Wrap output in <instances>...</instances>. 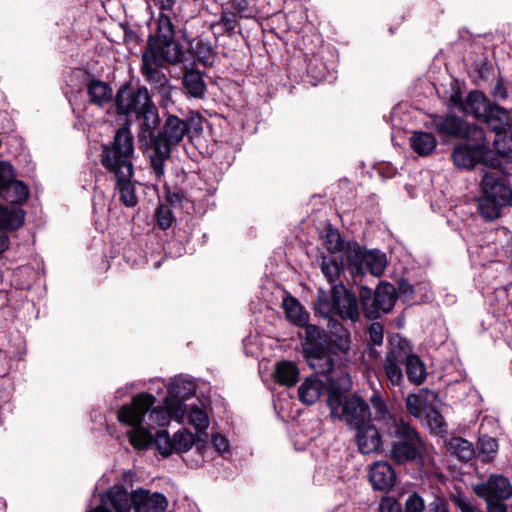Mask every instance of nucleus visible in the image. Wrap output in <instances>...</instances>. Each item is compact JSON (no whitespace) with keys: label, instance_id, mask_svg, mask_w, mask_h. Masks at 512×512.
<instances>
[{"label":"nucleus","instance_id":"f257e3e1","mask_svg":"<svg viewBox=\"0 0 512 512\" xmlns=\"http://www.w3.org/2000/svg\"><path fill=\"white\" fill-rule=\"evenodd\" d=\"M155 401L152 394L140 393L133 397L130 405H123L118 411V420L130 427L127 431L129 442L137 450H146L152 445L153 433L151 430L155 427H166L172 419L179 424H184V404L181 401L164 398L162 406L159 405L151 409L146 427L144 425L145 415Z\"/></svg>","mask_w":512,"mask_h":512},{"label":"nucleus","instance_id":"f03ea898","mask_svg":"<svg viewBox=\"0 0 512 512\" xmlns=\"http://www.w3.org/2000/svg\"><path fill=\"white\" fill-rule=\"evenodd\" d=\"M134 154L133 137L129 128H120L111 146H105L102 152V165L116 178L120 201L127 207L137 204L133 175L132 158Z\"/></svg>","mask_w":512,"mask_h":512},{"label":"nucleus","instance_id":"7ed1b4c3","mask_svg":"<svg viewBox=\"0 0 512 512\" xmlns=\"http://www.w3.org/2000/svg\"><path fill=\"white\" fill-rule=\"evenodd\" d=\"M190 131L189 122L174 114H166L164 121L152 141L149 155L152 171L157 181L164 176L165 162L170 158L172 149L178 146Z\"/></svg>","mask_w":512,"mask_h":512},{"label":"nucleus","instance_id":"20e7f679","mask_svg":"<svg viewBox=\"0 0 512 512\" xmlns=\"http://www.w3.org/2000/svg\"><path fill=\"white\" fill-rule=\"evenodd\" d=\"M103 502L110 504L115 512H130L132 507L136 512H164L168 505L163 494H151L143 489L129 494L119 485H114L103 493Z\"/></svg>","mask_w":512,"mask_h":512},{"label":"nucleus","instance_id":"39448f33","mask_svg":"<svg viewBox=\"0 0 512 512\" xmlns=\"http://www.w3.org/2000/svg\"><path fill=\"white\" fill-rule=\"evenodd\" d=\"M467 143L457 145L452 153L454 164L459 168L471 169L483 162L492 167L491 162L499 160V153L492 155L486 145V136L482 128L474 127L466 132Z\"/></svg>","mask_w":512,"mask_h":512},{"label":"nucleus","instance_id":"423d86ee","mask_svg":"<svg viewBox=\"0 0 512 512\" xmlns=\"http://www.w3.org/2000/svg\"><path fill=\"white\" fill-rule=\"evenodd\" d=\"M315 310L329 320L333 316H339L344 321L349 320L355 323L360 317L359 304L355 294L347 291L342 284L334 285L330 296L321 292Z\"/></svg>","mask_w":512,"mask_h":512},{"label":"nucleus","instance_id":"0eeeda50","mask_svg":"<svg viewBox=\"0 0 512 512\" xmlns=\"http://www.w3.org/2000/svg\"><path fill=\"white\" fill-rule=\"evenodd\" d=\"M348 390L330 391L327 399L331 414L353 429L370 422L371 412L368 404L361 398L347 397Z\"/></svg>","mask_w":512,"mask_h":512},{"label":"nucleus","instance_id":"6e6552de","mask_svg":"<svg viewBox=\"0 0 512 512\" xmlns=\"http://www.w3.org/2000/svg\"><path fill=\"white\" fill-rule=\"evenodd\" d=\"M175 26L171 18L166 14L160 13L157 19L156 33L149 39L148 50L164 53L168 63L191 64L192 56L189 53H183L179 43L174 40Z\"/></svg>","mask_w":512,"mask_h":512},{"label":"nucleus","instance_id":"1a4fd4ad","mask_svg":"<svg viewBox=\"0 0 512 512\" xmlns=\"http://www.w3.org/2000/svg\"><path fill=\"white\" fill-rule=\"evenodd\" d=\"M308 365L316 373L326 375L330 391L349 390L352 382L349 373L341 367L334 368L330 355L319 350H307Z\"/></svg>","mask_w":512,"mask_h":512},{"label":"nucleus","instance_id":"9d476101","mask_svg":"<svg viewBox=\"0 0 512 512\" xmlns=\"http://www.w3.org/2000/svg\"><path fill=\"white\" fill-rule=\"evenodd\" d=\"M394 423V433L399 438L394 442L391 448L390 457L396 464H404L412 461L419 456V450L422 446L418 433L409 424L402 420Z\"/></svg>","mask_w":512,"mask_h":512},{"label":"nucleus","instance_id":"9b49d317","mask_svg":"<svg viewBox=\"0 0 512 512\" xmlns=\"http://www.w3.org/2000/svg\"><path fill=\"white\" fill-rule=\"evenodd\" d=\"M363 308L369 318H377L380 313H388L394 307L397 299L396 290L389 283H381L375 292L362 287L360 292Z\"/></svg>","mask_w":512,"mask_h":512},{"label":"nucleus","instance_id":"f8f14e48","mask_svg":"<svg viewBox=\"0 0 512 512\" xmlns=\"http://www.w3.org/2000/svg\"><path fill=\"white\" fill-rule=\"evenodd\" d=\"M345 256L347 263L354 266L357 271L362 270L364 265L366 270L376 277H380L387 266L385 253L379 250L363 252L356 243L347 244Z\"/></svg>","mask_w":512,"mask_h":512},{"label":"nucleus","instance_id":"ddd939ff","mask_svg":"<svg viewBox=\"0 0 512 512\" xmlns=\"http://www.w3.org/2000/svg\"><path fill=\"white\" fill-rule=\"evenodd\" d=\"M151 102L152 98L146 87H134L129 84L122 86L115 97L117 112L127 118L135 117Z\"/></svg>","mask_w":512,"mask_h":512},{"label":"nucleus","instance_id":"4468645a","mask_svg":"<svg viewBox=\"0 0 512 512\" xmlns=\"http://www.w3.org/2000/svg\"><path fill=\"white\" fill-rule=\"evenodd\" d=\"M408 341L400 336L390 340V349L384 361V371L390 386L400 387L404 381L401 366L407 358Z\"/></svg>","mask_w":512,"mask_h":512},{"label":"nucleus","instance_id":"2eb2a0df","mask_svg":"<svg viewBox=\"0 0 512 512\" xmlns=\"http://www.w3.org/2000/svg\"><path fill=\"white\" fill-rule=\"evenodd\" d=\"M13 166L7 161H0V196L13 204H23L29 197L27 185L15 179Z\"/></svg>","mask_w":512,"mask_h":512},{"label":"nucleus","instance_id":"dca6fc26","mask_svg":"<svg viewBox=\"0 0 512 512\" xmlns=\"http://www.w3.org/2000/svg\"><path fill=\"white\" fill-rule=\"evenodd\" d=\"M505 176L497 172H486L482 177L480 187L483 196L508 206L512 205V188Z\"/></svg>","mask_w":512,"mask_h":512},{"label":"nucleus","instance_id":"f3484780","mask_svg":"<svg viewBox=\"0 0 512 512\" xmlns=\"http://www.w3.org/2000/svg\"><path fill=\"white\" fill-rule=\"evenodd\" d=\"M449 105L452 108H457L466 116H473L481 120L491 103L481 91L474 90L467 94L465 99L459 92L453 93L449 98Z\"/></svg>","mask_w":512,"mask_h":512},{"label":"nucleus","instance_id":"a211bd4d","mask_svg":"<svg viewBox=\"0 0 512 512\" xmlns=\"http://www.w3.org/2000/svg\"><path fill=\"white\" fill-rule=\"evenodd\" d=\"M481 120L485 122L492 131L495 132L493 143L496 152L499 153V156L501 153H507L508 148H502L501 144L502 142H505L504 133L511 123L510 113L498 105L491 104Z\"/></svg>","mask_w":512,"mask_h":512},{"label":"nucleus","instance_id":"6ab92c4d","mask_svg":"<svg viewBox=\"0 0 512 512\" xmlns=\"http://www.w3.org/2000/svg\"><path fill=\"white\" fill-rule=\"evenodd\" d=\"M473 490L484 500H508L512 497V484L501 474H491L486 481L474 485Z\"/></svg>","mask_w":512,"mask_h":512},{"label":"nucleus","instance_id":"aec40b11","mask_svg":"<svg viewBox=\"0 0 512 512\" xmlns=\"http://www.w3.org/2000/svg\"><path fill=\"white\" fill-rule=\"evenodd\" d=\"M135 118L138 120L139 131L138 140L139 142L150 145L152 148V141L156 136L155 130L159 126L161 120L158 112V108L153 101L147 105L141 112H139Z\"/></svg>","mask_w":512,"mask_h":512},{"label":"nucleus","instance_id":"412c9836","mask_svg":"<svg viewBox=\"0 0 512 512\" xmlns=\"http://www.w3.org/2000/svg\"><path fill=\"white\" fill-rule=\"evenodd\" d=\"M168 63L164 53L154 50H146L142 56V74L150 83L163 85L167 82L165 74L161 67Z\"/></svg>","mask_w":512,"mask_h":512},{"label":"nucleus","instance_id":"4be33fe9","mask_svg":"<svg viewBox=\"0 0 512 512\" xmlns=\"http://www.w3.org/2000/svg\"><path fill=\"white\" fill-rule=\"evenodd\" d=\"M433 125L440 136L462 137L466 138V132L469 129L478 127L475 124H469L462 118L457 117L453 113L444 116L437 115L433 117Z\"/></svg>","mask_w":512,"mask_h":512},{"label":"nucleus","instance_id":"5701e85b","mask_svg":"<svg viewBox=\"0 0 512 512\" xmlns=\"http://www.w3.org/2000/svg\"><path fill=\"white\" fill-rule=\"evenodd\" d=\"M439 402L435 392L421 389L418 393L409 394L406 398L407 411L417 418H423L434 404Z\"/></svg>","mask_w":512,"mask_h":512},{"label":"nucleus","instance_id":"b1692460","mask_svg":"<svg viewBox=\"0 0 512 512\" xmlns=\"http://www.w3.org/2000/svg\"><path fill=\"white\" fill-rule=\"evenodd\" d=\"M369 480L375 490L388 491L396 483V473L387 462L378 461L370 467Z\"/></svg>","mask_w":512,"mask_h":512},{"label":"nucleus","instance_id":"393cba45","mask_svg":"<svg viewBox=\"0 0 512 512\" xmlns=\"http://www.w3.org/2000/svg\"><path fill=\"white\" fill-rule=\"evenodd\" d=\"M356 439L359 451L362 454H370L377 451L381 444V436L377 428L367 422L356 428Z\"/></svg>","mask_w":512,"mask_h":512},{"label":"nucleus","instance_id":"a878e982","mask_svg":"<svg viewBox=\"0 0 512 512\" xmlns=\"http://www.w3.org/2000/svg\"><path fill=\"white\" fill-rule=\"evenodd\" d=\"M162 384L164 385V382H162ZM165 386L167 388L165 398L171 401H181L183 404H185L184 401L186 399L195 393L194 382L183 376L170 379Z\"/></svg>","mask_w":512,"mask_h":512},{"label":"nucleus","instance_id":"bb28decb","mask_svg":"<svg viewBox=\"0 0 512 512\" xmlns=\"http://www.w3.org/2000/svg\"><path fill=\"white\" fill-rule=\"evenodd\" d=\"M189 48L187 51H183V53H189L192 56V63L183 65L185 69L188 67H192L195 63V59H197L200 63L205 66H210L213 63L214 55L213 49L209 43V41L203 38H195L189 41Z\"/></svg>","mask_w":512,"mask_h":512},{"label":"nucleus","instance_id":"cd10ccee","mask_svg":"<svg viewBox=\"0 0 512 512\" xmlns=\"http://www.w3.org/2000/svg\"><path fill=\"white\" fill-rule=\"evenodd\" d=\"M184 424L191 425L197 433H203L209 427V416L202 403L184 404Z\"/></svg>","mask_w":512,"mask_h":512},{"label":"nucleus","instance_id":"c85d7f7f","mask_svg":"<svg viewBox=\"0 0 512 512\" xmlns=\"http://www.w3.org/2000/svg\"><path fill=\"white\" fill-rule=\"evenodd\" d=\"M325 386L317 377H307L298 388L299 400L306 404L312 405L317 402L323 394Z\"/></svg>","mask_w":512,"mask_h":512},{"label":"nucleus","instance_id":"c756f323","mask_svg":"<svg viewBox=\"0 0 512 512\" xmlns=\"http://www.w3.org/2000/svg\"><path fill=\"white\" fill-rule=\"evenodd\" d=\"M24 219L23 209L0 204V230L16 231L22 227Z\"/></svg>","mask_w":512,"mask_h":512},{"label":"nucleus","instance_id":"7c9ffc66","mask_svg":"<svg viewBox=\"0 0 512 512\" xmlns=\"http://www.w3.org/2000/svg\"><path fill=\"white\" fill-rule=\"evenodd\" d=\"M273 375L277 383L291 387L297 383L300 371L294 362L284 360L276 364Z\"/></svg>","mask_w":512,"mask_h":512},{"label":"nucleus","instance_id":"2f4dec72","mask_svg":"<svg viewBox=\"0 0 512 512\" xmlns=\"http://www.w3.org/2000/svg\"><path fill=\"white\" fill-rule=\"evenodd\" d=\"M410 147L420 156L430 155L437 146V140L432 133L415 131L409 139Z\"/></svg>","mask_w":512,"mask_h":512},{"label":"nucleus","instance_id":"473e14b6","mask_svg":"<svg viewBox=\"0 0 512 512\" xmlns=\"http://www.w3.org/2000/svg\"><path fill=\"white\" fill-rule=\"evenodd\" d=\"M90 103L103 106L113 98V92L108 83L100 80H91L87 85Z\"/></svg>","mask_w":512,"mask_h":512},{"label":"nucleus","instance_id":"72a5a7b5","mask_svg":"<svg viewBox=\"0 0 512 512\" xmlns=\"http://www.w3.org/2000/svg\"><path fill=\"white\" fill-rule=\"evenodd\" d=\"M183 87L185 92L194 98H202L206 91V85L199 71L189 67L183 76Z\"/></svg>","mask_w":512,"mask_h":512},{"label":"nucleus","instance_id":"f704fd0d","mask_svg":"<svg viewBox=\"0 0 512 512\" xmlns=\"http://www.w3.org/2000/svg\"><path fill=\"white\" fill-rule=\"evenodd\" d=\"M406 365V374L414 384H422L426 378V369L422 360L411 353V347L408 345L407 358L404 361Z\"/></svg>","mask_w":512,"mask_h":512},{"label":"nucleus","instance_id":"c9c22d12","mask_svg":"<svg viewBox=\"0 0 512 512\" xmlns=\"http://www.w3.org/2000/svg\"><path fill=\"white\" fill-rule=\"evenodd\" d=\"M283 308L287 318L298 326L307 324L309 315L303 309L302 305L294 297H287L283 300Z\"/></svg>","mask_w":512,"mask_h":512},{"label":"nucleus","instance_id":"e433bc0d","mask_svg":"<svg viewBox=\"0 0 512 512\" xmlns=\"http://www.w3.org/2000/svg\"><path fill=\"white\" fill-rule=\"evenodd\" d=\"M448 449L461 461L467 462L475 456L473 444L461 437H454L449 441Z\"/></svg>","mask_w":512,"mask_h":512},{"label":"nucleus","instance_id":"4c0bfd02","mask_svg":"<svg viewBox=\"0 0 512 512\" xmlns=\"http://www.w3.org/2000/svg\"><path fill=\"white\" fill-rule=\"evenodd\" d=\"M331 322L330 341L340 350L347 351L350 345V333L345 329L342 324L335 320H329Z\"/></svg>","mask_w":512,"mask_h":512},{"label":"nucleus","instance_id":"58836bf2","mask_svg":"<svg viewBox=\"0 0 512 512\" xmlns=\"http://www.w3.org/2000/svg\"><path fill=\"white\" fill-rule=\"evenodd\" d=\"M503 207H505V205L496 203L483 195L478 199L479 213L486 221H493L499 218Z\"/></svg>","mask_w":512,"mask_h":512},{"label":"nucleus","instance_id":"ea45409f","mask_svg":"<svg viewBox=\"0 0 512 512\" xmlns=\"http://www.w3.org/2000/svg\"><path fill=\"white\" fill-rule=\"evenodd\" d=\"M321 270L328 282L332 285H338L341 274V266L335 258L324 256L321 262Z\"/></svg>","mask_w":512,"mask_h":512},{"label":"nucleus","instance_id":"a19ab883","mask_svg":"<svg viewBox=\"0 0 512 512\" xmlns=\"http://www.w3.org/2000/svg\"><path fill=\"white\" fill-rule=\"evenodd\" d=\"M173 443L175 452H186L193 446L194 436L187 429H182L174 434Z\"/></svg>","mask_w":512,"mask_h":512},{"label":"nucleus","instance_id":"79ce46f5","mask_svg":"<svg viewBox=\"0 0 512 512\" xmlns=\"http://www.w3.org/2000/svg\"><path fill=\"white\" fill-rule=\"evenodd\" d=\"M153 442L157 445L160 454L164 457L171 455L174 451L173 438H170L166 430L158 431L153 437Z\"/></svg>","mask_w":512,"mask_h":512},{"label":"nucleus","instance_id":"37998d69","mask_svg":"<svg viewBox=\"0 0 512 512\" xmlns=\"http://www.w3.org/2000/svg\"><path fill=\"white\" fill-rule=\"evenodd\" d=\"M479 450L483 456V461L489 462L494 459L497 453L498 442L492 437L483 436L479 439Z\"/></svg>","mask_w":512,"mask_h":512},{"label":"nucleus","instance_id":"c03bdc74","mask_svg":"<svg viewBox=\"0 0 512 512\" xmlns=\"http://www.w3.org/2000/svg\"><path fill=\"white\" fill-rule=\"evenodd\" d=\"M370 402H371L372 408L374 410V419L375 420L386 421L388 419H391L388 414L387 405H386L384 399L378 393H374L371 396Z\"/></svg>","mask_w":512,"mask_h":512},{"label":"nucleus","instance_id":"a18cd8bd","mask_svg":"<svg viewBox=\"0 0 512 512\" xmlns=\"http://www.w3.org/2000/svg\"><path fill=\"white\" fill-rule=\"evenodd\" d=\"M326 246L331 252H337L344 250L346 252L347 245H345L338 231L329 229L326 233ZM346 258V256L344 255Z\"/></svg>","mask_w":512,"mask_h":512},{"label":"nucleus","instance_id":"49530a36","mask_svg":"<svg viewBox=\"0 0 512 512\" xmlns=\"http://www.w3.org/2000/svg\"><path fill=\"white\" fill-rule=\"evenodd\" d=\"M492 167L499 169L504 175H512V149L508 147L507 153H501L499 160L491 162Z\"/></svg>","mask_w":512,"mask_h":512},{"label":"nucleus","instance_id":"de8ad7c7","mask_svg":"<svg viewBox=\"0 0 512 512\" xmlns=\"http://www.w3.org/2000/svg\"><path fill=\"white\" fill-rule=\"evenodd\" d=\"M438 405L439 402L434 404L431 409H429L428 412L423 416V418L427 419V423L432 429L441 432L444 426V419L438 411Z\"/></svg>","mask_w":512,"mask_h":512},{"label":"nucleus","instance_id":"09e8293b","mask_svg":"<svg viewBox=\"0 0 512 512\" xmlns=\"http://www.w3.org/2000/svg\"><path fill=\"white\" fill-rule=\"evenodd\" d=\"M156 221L163 230L169 228L173 222L172 211L168 206L160 205L155 213Z\"/></svg>","mask_w":512,"mask_h":512},{"label":"nucleus","instance_id":"8fccbe9b","mask_svg":"<svg viewBox=\"0 0 512 512\" xmlns=\"http://www.w3.org/2000/svg\"><path fill=\"white\" fill-rule=\"evenodd\" d=\"M424 509L425 502L418 493L414 492L407 497L404 512H423Z\"/></svg>","mask_w":512,"mask_h":512},{"label":"nucleus","instance_id":"3c124183","mask_svg":"<svg viewBox=\"0 0 512 512\" xmlns=\"http://www.w3.org/2000/svg\"><path fill=\"white\" fill-rule=\"evenodd\" d=\"M218 24L223 26L225 32H233L237 25L236 13L228 10H223L218 21Z\"/></svg>","mask_w":512,"mask_h":512},{"label":"nucleus","instance_id":"603ef678","mask_svg":"<svg viewBox=\"0 0 512 512\" xmlns=\"http://www.w3.org/2000/svg\"><path fill=\"white\" fill-rule=\"evenodd\" d=\"M368 337L372 344L381 345L383 342V326L379 322L372 323L368 328Z\"/></svg>","mask_w":512,"mask_h":512},{"label":"nucleus","instance_id":"864d4df0","mask_svg":"<svg viewBox=\"0 0 512 512\" xmlns=\"http://www.w3.org/2000/svg\"><path fill=\"white\" fill-rule=\"evenodd\" d=\"M30 274V269L28 267H18L14 272H13V279H12V284L17 288V289H25L27 287H29L30 283L28 281H19L18 278L20 277H25L27 275Z\"/></svg>","mask_w":512,"mask_h":512},{"label":"nucleus","instance_id":"5fc2aeb1","mask_svg":"<svg viewBox=\"0 0 512 512\" xmlns=\"http://www.w3.org/2000/svg\"><path fill=\"white\" fill-rule=\"evenodd\" d=\"M414 292V287L409 282L405 280L399 282V293L405 301H415Z\"/></svg>","mask_w":512,"mask_h":512},{"label":"nucleus","instance_id":"6e6d98bb","mask_svg":"<svg viewBox=\"0 0 512 512\" xmlns=\"http://www.w3.org/2000/svg\"><path fill=\"white\" fill-rule=\"evenodd\" d=\"M454 502L462 512H476V506L466 497L458 495L454 498Z\"/></svg>","mask_w":512,"mask_h":512},{"label":"nucleus","instance_id":"4d7b16f0","mask_svg":"<svg viewBox=\"0 0 512 512\" xmlns=\"http://www.w3.org/2000/svg\"><path fill=\"white\" fill-rule=\"evenodd\" d=\"M506 500L488 499L485 500L488 512H507Z\"/></svg>","mask_w":512,"mask_h":512},{"label":"nucleus","instance_id":"13d9d810","mask_svg":"<svg viewBox=\"0 0 512 512\" xmlns=\"http://www.w3.org/2000/svg\"><path fill=\"white\" fill-rule=\"evenodd\" d=\"M379 512H400V506L392 498L386 497L380 502Z\"/></svg>","mask_w":512,"mask_h":512},{"label":"nucleus","instance_id":"bf43d9fd","mask_svg":"<svg viewBox=\"0 0 512 512\" xmlns=\"http://www.w3.org/2000/svg\"><path fill=\"white\" fill-rule=\"evenodd\" d=\"M212 443L214 447L219 451L220 453L228 452L229 450V441L226 437H224L221 434H215L212 436Z\"/></svg>","mask_w":512,"mask_h":512},{"label":"nucleus","instance_id":"052dcab7","mask_svg":"<svg viewBox=\"0 0 512 512\" xmlns=\"http://www.w3.org/2000/svg\"><path fill=\"white\" fill-rule=\"evenodd\" d=\"M232 7L235 9L236 13L239 14L240 17H249L250 14L247 13L248 10V2L246 0H233Z\"/></svg>","mask_w":512,"mask_h":512},{"label":"nucleus","instance_id":"680f3d73","mask_svg":"<svg viewBox=\"0 0 512 512\" xmlns=\"http://www.w3.org/2000/svg\"><path fill=\"white\" fill-rule=\"evenodd\" d=\"M11 369V362L8 356L0 351V377L5 376Z\"/></svg>","mask_w":512,"mask_h":512},{"label":"nucleus","instance_id":"e2e57ef3","mask_svg":"<svg viewBox=\"0 0 512 512\" xmlns=\"http://www.w3.org/2000/svg\"><path fill=\"white\" fill-rule=\"evenodd\" d=\"M86 512H115L110 504H105L103 502V494L101 495V503L96 506H88Z\"/></svg>","mask_w":512,"mask_h":512},{"label":"nucleus","instance_id":"0e129e2a","mask_svg":"<svg viewBox=\"0 0 512 512\" xmlns=\"http://www.w3.org/2000/svg\"><path fill=\"white\" fill-rule=\"evenodd\" d=\"M306 336L308 340L313 341L320 338V329L315 325H305Z\"/></svg>","mask_w":512,"mask_h":512},{"label":"nucleus","instance_id":"69168bd1","mask_svg":"<svg viewBox=\"0 0 512 512\" xmlns=\"http://www.w3.org/2000/svg\"><path fill=\"white\" fill-rule=\"evenodd\" d=\"M154 5L160 10L170 11L173 9L176 0H152Z\"/></svg>","mask_w":512,"mask_h":512},{"label":"nucleus","instance_id":"338daca9","mask_svg":"<svg viewBox=\"0 0 512 512\" xmlns=\"http://www.w3.org/2000/svg\"><path fill=\"white\" fill-rule=\"evenodd\" d=\"M428 512H448L445 504H443L441 501L437 500L431 504L430 509Z\"/></svg>","mask_w":512,"mask_h":512},{"label":"nucleus","instance_id":"774afa93","mask_svg":"<svg viewBox=\"0 0 512 512\" xmlns=\"http://www.w3.org/2000/svg\"><path fill=\"white\" fill-rule=\"evenodd\" d=\"M9 237L7 234L0 232V254L5 252L9 247Z\"/></svg>","mask_w":512,"mask_h":512}]
</instances>
